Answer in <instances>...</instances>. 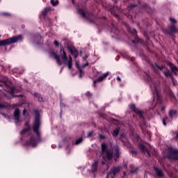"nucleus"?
I'll return each instance as SVG.
<instances>
[{"label": "nucleus", "instance_id": "35", "mask_svg": "<svg viewBox=\"0 0 178 178\" xmlns=\"http://www.w3.org/2000/svg\"><path fill=\"white\" fill-rule=\"evenodd\" d=\"M117 80H118V81H120V80H121V79H120V77L118 76V77H117Z\"/></svg>", "mask_w": 178, "mask_h": 178}, {"label": "nucleus", "instance_id": "33", "mask_svg": "<svg viewBox=\"0 0 178 178\" xmlns=\"http://www.w3.org/2000/svg\"><path fill=\"white\" fill-rule=\"evenodd\" d=\"M26 113H27V110L24 109L23 111V115H26Z\"/></svg>", "mask_w": 178, "mask_h": 178}, {"label": "nucleus", "instance_id": "12", "mask_svg": "<svg viewBox=\"0 0 178 178\" xmlns=\"http://www.w3.org/2000/svg\"><path fill=\"white\" fill-rule=\"evenodd\" d=\"M140 149L141 150L142 152H144V154H147V156H150L149 152H148V150H147L145 146L141 145L140 146Z\"/></svg>", "mask_w": 178, "mask_h": 178}, {"label": "nucleus", "instance_id": "23", "mask_svg": "<svg viewBox=\"0 0 178 178\" xmlns=\"http://www.w3.org/2000/svg\"><path fill=\"white\" fill-rule=\"evenodd\" d=\"M49 9L51 8H44V10L42 11V15H43V16L47 15V13H48V10H49Z\"/></svg>", "mask_w": 178, "mask_h": 178}, {"label": "nucleus", "instance_id": "41", "mask_svg": "<svg viewBox=\"0 0 178 178\" xmlns=\"http://www.w3.org/2000/svg\"><path fill=\"white\" fill-rule=\"evenodd\" d=\"M134 31L135 33H136V30H134Z\"/></svg>", "mask_w": 178, "mask_h": 178}, {"label": "nucleus", "instance_id": "32", "mask_svg": "<svg viewBox=\"0 0 178 178\" xmlns=\"http://www.w3.org/2000/svg\"><path fill=\"white\" fill-rule=\"evenodd\" d=\"M80 74H79V78L81 79V73L83 71H81V69H79Z\"/></svg>", "mask_w": 178, "mask_h": 178}, {"label": "nucleus", "instance_id": "21", "mask_svg": "<svg viewBox=\"0 0 178 178\" xmlns=\"http://www.w3.org/2000/svg\"><path fill=\"white\" fill-rule=\"evenodd\" d=\"M118 134H119V129L114 130L113 132V137H116Z\"/></svg>", "mask_w": 178, "mask_h": 178}, {"label": "nucleus", "instance_id": "9", "mask_svg": "<svg viewBox=\"0 0 178 178\" xmlns=\"http://www.w3.org/2000/svg\"><path fill=\"white\" fill-rule=\"evenodd\" d=\"M19 115H20V111H19V108H15L14 111V119L15 120V123H19Z\"/></svg>", "mask_w": 178, "mask_h": 178}, {"label": "nucleus", "instance_id": "37", "mask_svg": "<svg viewBox=\"0 0 178 178\" xmlns=\"http://www.w3.org/2000/svg\"><path fill=\"white\" fill-rule=\"evenodd\" d=\"M87 58H88V56H86L85 57H83V59L86 60V59H87Z\"/></svg>", "mask_w": 178, "mask_h": 178}, {"label": "nucleus", "instance_id": "15", "mask_svg": "<svg viewBox=\"0 0 178 178\" xmlns=\"http://www.w3.org/2000/svg\"><path fill=\"white\" fill-rule=\"evenodd\" d=\"M154 170L156 171L157 176H159L160 177H162V176H163V172H162V170L156 168H155Z\"/></svg>", "mask_w": 178, "mask_h": 178}, {"label": "nucleus", "instance_id": "6", "mask_svg": "<svg viewBox=\"0 0 178 178\" xmlns=\"http://www.w3.org/2000/svg\"><path fill=\"white\" fill-rule=\"evenodd\" d=\"M154 95L156 97V102L157 104H161V97H159V88L156 86H154L152 88Z\"/></svg>", "mask_w": 178, "mask_h": 178}, {"label": "nucleus", "instance_id": "20", "mask_svg": "<svg viewBox=\"0 0 178 178\" xmlns=\"http://www.w3.org/2000/svg\"><path fill=\"white\" fill-rule=\"evenodd\" d=\"M70 54H72V55H74V58H77V51L70 50Z\"/></svg>", "mask_w": 178, "mask_h": 178}, {"label": "nucleus", "instance_id": "44", "mask_svg": "<svg viewBox=\"0 0 178 178\" xmlns=\"http://www.w3.org/2000/svg\"><path fill=\"white\" fill-rule=\"evenodd\" d=\"M0 37H1V35H0Z\"/></svg>", "mask_w": 178, "mask_h": 178}, {"label": "nucleus", "instance_id": "42", "mask_svg": "<svg viewBox=\"0 0 178 178\" xmlns=\"http://www.w3.org/2000/svg\"><path fill=\"white\" fill-rule=\"evenodd\" d=\"M1 107H2V106L0 105V108H1Z\"/></svg>", "mask_w": 178, "mask_h": 178}, {"label": "nucleus", "instance_id": "31", "mask_svg": "<svg viewBox=\"0 0 178 178\" xmlns=\"http://www.w3.org/2000/svg\"><path fill=\"white\" fill-rule=\"evenodd\" d=\"M91 136H92V132H88V137H91Z\"/></svg>", "mask_w": 178, "mask_h": 178}, {"label": "nucleus", "instance_id": "2", "mask_svg": "<svg viewBox=\"0 0 178 178\" xmlns=\"http://www.w3.org/2000/svg\"><path fill=\"white\" fill-rule=\"evenodd\" d=\"M106 148H107L106 144L102 143V152L97 153V155L99 156V158H101L102 156L104 161H102V163H105V162H108V161H111V159H112V152L108 151Z\"/></svg>", "mask_w": 178, "mask_h": 178}, {"label": "nucleus", "instance_id": "26", "mask_svg": "<svg viewBox=\"0 0 178 178\" xmlns=\"http://www.w3.org/2000/svg\"><path fill=\"white\" fill-rule=\"evenodd\" d=\"M82 141H83V138H81L77 139L76 141V145H77L78 144H80V143H81Z\"/></svg>", "mask_w": 178, "mask_h": 178}, {"label": "nucleus", "instance_id": "10", "mask_svg": "<svg viewBox=\"0 0 178 178\" xmlns=\"http://www.w3.org/2000/svg\"><path fill=\"white\" fill-rule=\"evenodd\" d=\"M168 67L171 69L172 73H175V74H176V73H177V67H176V66L173 65V64H172V63H168Z\"/></svg>", "mask_w": 178, "mask_h": 178}, {"label": "nucleus", "instance_id": "22", "mask_svg": "<svg viewBox=\"0 0 178 178\" xmlns=\"http://www.w3.org/2000/svg\"><path fill=\"white\" fill-rule=\"evenodd\" d=\"M51 5H53V6H56V5H58V3H59V1H58V0H56L55 1V0H51Z\"/></svg>", "mask_w": 178, "mask_h": 178}, {"label": "nucleus", "instance_id": "16", "mask_svg": "<svg viewBox=\"0 0 178 178\" xmlns=\"http://www.w3.org/2000/svg\"><path fill=\"white\" fill-rule=\"evenodd\" d=\"M34 96L38 98V100L39 101V102H42V101H44V99L42 98V97H41V95H40V94L35 92L34 94Z\"/></svg>", "mask_w": 178, "mask_h": 178}, {"label": "nucleus", "instance_id": "14", "mask_svg": "<svg viewBox=\"0 0 178 178\" xmlns=\"http://www.w3.org/2000/svg\"><path fill=\"white\" fill-rule=\"evenodd\" d=\"M114 156L115 158H119V156H120V153L119 152V147L118 146L115 147Z\"/></svg>", "mask_w": 178, "mask_h": 178}, {"label": "nucleus", "instance_id": "4", "mask_svg": "<svg viewBox=\"0 0 178 178\" xmlns=\"http://www.w3.org/2000/svg\"><path fill=\"white\" fill-rule=\"evenodd\" d=\"M61 57L65 65H67L69 69H72V56H69L68 58L66 57L65 50L60 49Z\"/></svg>", "mask_w": 178, "mask_h": 178}, {"label": "nucleus", "instance_id": "17", "mask_svg": "<svg viewBox=\"0 0 178 178\" xmlns=\"http://www.w3.org/2000/svg\"><path fill=\"white\" fill-rule=\"evenodd\" d=\"M170 33H178V29L174 26L172 25L170 28Z\"/></svg>", "mask_w": 178, "mask_h": 178}, {"label": "nucleus", "instance_id": "43", "mask_svg": "<svg viewBox=\"0 0 178 178\" xmlns=\"http://www.w3.org/2000/svg\"><path fill=\"white\" fill-rule=\"evenodd\" d=\"M131 173H133V171H131Z\"/></svg>", "mask_w": 178, "mask_h": 178}, {"label": "nucleus", "instance_id": "29", "mask_svg": "<svg viewBox=\"0 0 178 178\" xmlns=\"http://www.w3.org/2000/svg\"><path fill=\"white\" fill-rule=\"evenodd\" d=\"M54 45H55L56 47H59V43H58V41H56V40H55V41L54 42Z\"/></svg>", "mask_w": 178, "mask_h": 178}, {"label": "nucleus", "instance_id": "24", "mask_svg": "<svg viewBox=\"0 0 178 178\" xmlns=\"http://www.w3.org/2000/svg\"><path fill=\"white\" fill-rule=\"evenodd\" d=\"M29 130H30V127L28 126V127L26 129H24V130H22L21 131V134H24V133H27V131H29Z\"/></svg>", "mask_w": 178, "mask_h": 178}, {"label": "nucleus", "instance_id": "39", "mask_svg": "<svg viewBox=\"0 0 178 178\" xmlns=\"http://www.w3.org/2000/svg\"><path fill=\"white\" fill-rule=\"evenodd\" d=\"M153 102H154V104H156V100L154 99Z\"/></svg>", "mask_w": 178, "mask_h": 178}, {"label": "nucleus", "instance_id": "13", "mask_svg": "<svg viewBox=\"0 0 178 178\" xmlns=\"http://www.w3.org/2000/svg\"><path fill=\"white\" fill-rule=\"evenodd\" d=\"M177 115V111L176 110H170L169 111V116L170 118H175Z\"/></svg>", "mask_w": 178, "mask_h": 178}, {"label": "nucleus", "instance_id": "1", "mask_svg": "<svg viewBox=\"0 0 178 178\" xmlns=\"http://www.w3.org/2000/svg\"><path fill=\"white\" fill-rule=\"evenodd\" d=\"M40 129V113L36 111L35 122L33 124V131L36 134V138H31V140L28 143L29 145L31 147H35L37 145V142L40 140V131H38Z\"/></svg>", "mask_w": 178, "mask_h": 178}, {"label": "nucleus", "instance_id": "27", "mask_svg": "<svg viewBox=\"0 0 178 178\" xmlns=\"http://www.w3.org/2000/svg\"><path fill=\"white\" fill-rule=\"evenodd\" d=\"M166 122H168V117H165V118L163 119V124L164 126H166Z\"/></svg>", "mask_w": 178, "mask_h": 178}, {"label": "nucleus", "instance_id": "25", "mask_svg": "<svg viewBox=\"0 0 178 178\" xmlns=\"http://www.w3.org/2000/svg\"><path fill=\"white\" fill-rule=\"evenodd\" d=\"M19 91H20V89L17 90L16 88H14V89H12L10 92H11V94H15V92H19Z\"/></svg>", "mask_w": 178, "mask_h": 178}, {"label": "nucleus", "instance_id": "38", "mask_svg": "<svg viewBox=\"0 0 178 178\" xmlns=\"http://www.w3.org/2000/svg\"><path fill=\"white\" fill-rule=\"evenodd\" d=\"M175 139H176V140H178V134H177V136H176V137H175Z\"/></svg>", "mask_w": 178, "mask_h": 178}, {"label": "nucleus", "instance_id": "8", "mask_svg": "<svg viewBox=\"0 0 178 178\" xmlns=\"http://www.w3.org/2000/svg\"><path fill=\"white\" fill-rule=\"evenodd\" d=\"M129 108L136 113H138L139 115L140 118H143V111L138 110V108H136V106L134 104H131L129 106Z\"/></svg>", "mask_w": 178, "mask_h": 178}, {"label": "nucleus", "instance_id": "7", "mask_svg": "<svg viewBox=\"0 0 178 178\" xmlns=\"http://www.w3.org/2000/svg\"><path fill=\"white\" fill-rule=\"evenodd\" d=\"M50 58H52L53 59H56V62L58 65V66H60L62 65V63H60V58H59V56L56 55L54 51H51L49 53Z\"/></svg>", "mask_w": 178, "mask_h": 178}, {"label": "nucleus", "instance_id": "36", "mask_svg": "<svg viewBox=\"0 0 178 178\" xmlns=\"http://www.w3.org/2000/svg\"><path fill=\"white\" fill-rule=\"evenodd\" d=\"M131 153H132V154H134L135 155H136V151H133V150H132V151H131Z\"/></svg>", "mask_w": 178, "mask_h": 178}, {"label": "nucleus", "instance_id": "11", "mask_svg": "<svg viewBox=\"0 0 178 178\" xmlns=\"http://www.w3.org/2000/svg\"><path fill=\"white\" fill-rule=\"evenodd\" d=\"M108 74H109L108 72L104 73L103 75L99 76L97 80L94 81V83H97L98 81H102V80H104V79H105V77H106V76H108Z\"/></svg>", "mask_w": 178, "mask_h": 178}, {"label": "nucleus", "instance_id": "40", "mask_svg": "<svg viewBox=\"0 0 178 178\" xmlns=\"http://www.w3.org/2000/svg\"><path fill=\"white\" fill-rule=\"evenodd\" d=\"M84 66H88V63L85 64Z\"/></svg>", "mask_w": 178, "mask_h": 178}, {"label": "nucleus", "instance_id": "3", "mask_svg": "<svg viewBox=\"0 0 178 178\" xmlns=\"http://www.w3.org/2000/svg\"><path fill=\"white\" fill-rule=\"evenodd\" d=\"M20 40H22V35L14 36L11 38H8V39L0 41V45L1 46L9 45L10 44L17 42V41H20Z\"/></svg>", "mask_w": 178, "mask_h": 178}, {"label": "nucleus", "instance_id": "30", "mask_svg": "<svg viewBox=\"0 0 178 178\" xmlns=\"http://www.w3.org/2000/svg\"><path fill=\"white\" fill-rule=\"evenodd\" d=\"M2 115H3V116L4 118H6V119H8V120L10 119V117L6 116V114L3 113Z\"/></svg>", "mask_w": 178, "mask_h": 178}, {"label": "nucleus", "instance_id": "28", "mask_svg": "<svg viewBox=\"0 0 178 178\" xmlns=\"http://www.w3.org/2000/svg\"><path fill=\"white\" fill-rule=\"evenodd\" d=\"M170 22H171V23H172V24H175L176 23V19H175L173 18H170Z\"/></svg>", "mask_w": 178, "mask_h": 178}, {"label": "nucleus", "instance_id": "18", "mask_svg": "<svg viewBox=\"0 0 178 178\" xmlns=\"http://www.w3.org/2000/svg\"><path fill=\"white\" fill-rule=\"evenodd\" d=\"M98 165V161H95L92 165V172H95L97 170V166Z\"/></svg>", "mask_w": 178, "mask_h": 178}, {"label": "nucleus", "instance_id": "5", "mask_svg": "<svg viewBox=\"0 0 178 178\" xmlns=\"http://www.w3.org/2000/svg\"><path fill=\"white\" fill-rule=\"evenodd\" d=\"M153 68L154 69L155 72H158L159 70H163V74L168 77L169 76H170V71L168 70V72L165 71L166 70V67H159L156 65H153Z\"/></svg>", "mask_w": 178, "mask_h": 178}, {"label": "nucleus", "instance_id": "34", "mask_svg": "<svg viewBox=\"0 0 178 178\" xmlns=\"http://www.w3.org/2000/svg\"><path fill=\"white\" fill-rule=\"evenodd\" d=\"M76 66L78 67V69H80V67L79 66V63H76Z\"/></svg>", "mask_w": 178, "mask_h": 178}, {"label": "nucleus", "instance_id": "19", "mask_svg": "<svg viewBox=\"0 0 178 178\" xmlns=\"http://www.w3.org/2000/svg\"><path fill=\"white\" fill-rule=\"evenodd\" d=\"M78 13H79V15H81V16H82L83 17H84V16H86V13L81 8L78 9Z\"/></svg>", "mask_w": 178, "mask_h": 178}]
</instances>
